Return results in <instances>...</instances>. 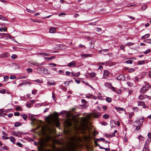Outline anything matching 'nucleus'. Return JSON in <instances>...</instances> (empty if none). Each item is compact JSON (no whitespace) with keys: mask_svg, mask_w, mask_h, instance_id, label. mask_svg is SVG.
Segmentation results:
<instances>
[{"mask_svg":"<svg viewBox=\"0 0 151 151\" xmlns=\"http://www.w3.org/2000/svg\"><path fill=\"white\" fill-rule=\"evenodd\" d=\"M34 65H36L38 66H41L44 64L43 63H38L37 62H34L32 64Z\"/></svg>","mask_w":151,"mask_h":151,"instance_id":"8","label":"nucleus"},{"mask_svg":"<svg viewBox=\"0 0 151 151\" xmlns=\"http://www.w3.org/2000/svg\"><path fill=\"white\" fill-rule=\"evenodd\" d=\"M110 89L111 90H112V91H113L115 92L116 93V90L115 88H114V87L112 86H111Z\"/></svg>","mask_w":151,"mask_h":151,"instance_id":"28","label":"nucleus"},{"mask_svg":"<svg viewBox=\"0 0 151 151\" xmlns=\"http://www.w3.org/2000/svg\"><path fill=\"white\" fill-rule=\"evenodd\" d=\"M97 139V140H98V141L100 140L101 141H104L105 140V139L103 138H100L98 139Z\"/></svg>","mask_w":151,"mask_h":151,"instance_id":"42","label":"nucleus"},{"mask_svg":"<svg viewBox=\"0 0 151 151\" xmlns=\"http://www.w3.org/2000/svg\"><path fill=\"white\" fill-rule=\"evenodd\" d=\"M115 109L117 111H125V109L124 108L115 107Z\"/></svg>","mask_w":151,"mask_h":151,"instance_id":"12","label":"nucleus"},{"mask_svg":"<svg viewBox=\"0 0 151 151\" xmlns=\"http://www.w3.org/2000/svg\"><path fill=\"white\" fill-rule=\"evenodd\" d=\"M26 106L28 108H30L32 106V105L29 102H27L26 104Z\"/></svg>","mask_w":151,"mask_h":151,"instance_id":"29","label":"nucleus"},{"mask_svg":"<svg viewBox=\"0 0 151 151\" xmlns=\"http://www.w3.org/2000/svg\"><path fill=\"white\" fill-rule=\"evenodd\" d=\"M4 56H5V57H8L9 56V54L8 53L4 52Z\"/></svg>","mask_w":151,"mask_h":151,"instance_id":"48","label":"nucleus"},{"mask_svg":"<svg viewBox=\"0 0 151 151\" xmlns=\"http://www.w3.org/2000/svg\"><path fill=\"white\" fill-rule=\"evenodd\" d=\"M145 60H139L138 62V65H141L145 64Z\"/></svg>","mask_w":151,"mask_h":151,"instance_id":"15","label":"nucleus"},{"mask_svg":"<svg viewBox=\"0 0 151 151\" xmlns=\"http://www.w3.org/2000/svg\"><path fill=\"white\" fill-rule=\"evenodd\" d=\"M109 75V72L108 70H106L104 71V77L105 78H107Z\"/></svg>","mask_w":151,"mask_h":151,"instance_id":"6","label":"nucleus"},{"mask_svg":"<svg viewBox=\"0 0 151 151\" xmlns=\"http://www.w3.org/2000/svg\"><path fill=\"white\" fill-rule=\"evenodd\" d=\"M82 82L84 83L85 84H86V85L89 86V87H91V88H92V89H94L93 88V87L91 86V85H89V84H88V82H86L85 81H82Z\"/></svg>","mask_w":151,"mask_h":151,"instance_id":"23","label":"nucleus"},{"mask_svg":"<svg viewBox=\"0 0 151 151\" xmlns=\"http://www.w3.org/2000/svg\"><path fill=\"white\" fill-rule=\"evenodd\" d=\"M134 44V43L133 42H127L125 44V45L127 46H130L133 45Z\"/></svg>","mask_w":151,"mask_h":151,"instance_id":"31","label":"nucleus"},{"mask_svg":"<svg viewBox=\"0 0 151 151\" xmlns=\"http://www.w3.org/2000/svg\"><path fill=\"white\" fill-rule=\"evenodd\" d=\"M67 124L69 126H70L72 125V124L71 122L69 121L67 122Z\"/></svg>","mask_w":151,"mask_h":151,"instance_id":"51","label":"nucleus"},{"mask_svg":"<svg viewBox=\"0 0 151 151\" xmlns=\"http://www.w3.org/2000/svg\"><path fill=\"white\" fill-rule=\"evenodd\" d=\"M102 108L104 111H106L107 109V106H102Z\"/></svg>","mask_w":151,"mask_h":151,"instance_id":"45","label":"nucleus"},{"mask_svg":"<svg viewBox=\"0 0 151 151\" xmlns=\"http://www.w3.org/2000/svg\"><path fill=\"white\" fill-rule=\"evenodd\" d=\"M35 100H31L29 102L32 105V104H34L35 102Z\"/></svg>","mask_w":151,"mask_h":151,"instance_id":"54","label":"nucleus"},{"mask_svg":"<svg viewBox=\"0 0 151 151\" xmlns=\"http://www.w3.org/2000/svg\"><path fill=\"white\" fill-rule=\"evenodd\" d=\"M147 8V6L146 5H143L142 7V8L143 10Z\"/></svg>","mask_w":151,"mask_h":151,"instance_id":"44","label":"nucleus"},{"mask_svg":"<svg viewBox=\"0 0 151 151\" xmlns=\"http://www.w3.org/2000/svg\"><path fill=\"white\" fill-rule=\"evenodd\" d=\"M127 84L130 87L132 86L133 85V84L132 83L129 82H127Z\"/></svg>","mask_w":151,"mask_h":151,"instance_id":"32","label":"nucleus"},{"mask_svg":"<svg viewBox=\"0 0 151 151\" xmlns=\"http://www.w3.org/2000/svg\"><path fill=\"white\" fill-rule=\"evenodd\" d=\"M101 115V114L98 112L96 110H94L92 113V116L96 118H98Z\"/></svg>","mask_w":151,"mask_h":151,"instance_id":"3","label":"nucleus"},{"mask_svg":"<svg viewBox=\"0 0 151 151\" xmlns=\"http://www.w3.org/2000/svg\"><path fill=\"white\" fill-rule=\"evenodd\" d=\"M27 78V76H22L19 77V79H26Z\"/></svg>","mask_w":151,"mask_h":151,"instance_id":"57","label":"nucleus"},{"mask_svg":"<svg viewBox=\"0 0 151 151\" xmlns=\"http://www.w3.org/2000/svg\"><path fill=\"white\" fill-rule=\"evenodd\" d=\"M127 60L125 61V63L127 64H132V61L130 59H128Z\"/></svg>","mask_w":151,"mask_h":151,"instance_id":"24","label":"nucleus"},{"mask_svg":"<svg viewBox=\"0 0 151 151\" xmlns=\"http://www.w3.org/2000/svg\"><path fill=\"white\" fill-rule=\"evenodd\" d=\"M134 71V69L133 68H130L129 69L128 72L129 73H132Z\"/></svg>","mask_w":151,"mask_h":151,"instance_id":"38","label":"nucleus"},{"mask_svg":"<svg viewBox=\"0 0 151 151\" xmlns=\"http://www.w3.org/2000/svg\"><path fill=\"white\" fill-rule=\"evenodd\" d=\"M54 122L55 124L56 127H58L59 126L60 123L57 119H55V120L54 121Z\"/></svg>","mask_w":151,"mask_h":151,"instance_id":"13","label":"nucleus"},{"mask_svg":"<svg viewBox=\"0 0 151 151\" xmlns=\"http://www.w3.org/2000/svg\"><path fill=\"white\" fill-rule=\"evenodd\" d=\"M150 85L149 84H146L141 88L140 89V92L142 93H145L150 88Z\"/></svg>","mask_w":151,"mask_h":151,"instance_id":"2","label":"nucleus"},{"mask_svg":"<svg viewBox=\"0 0 151 151\" xmlns=\"http://www.w3.org/2000/svg\"><path fill=\"white\" fill-rule=\"evenodd\" d=\"M2 138L3 139H9V137H5L4 136H2Z\"/></svg>","mask_w":151,"mask_h":151,"instance_id":"53","label":"nucleus"},{"mask_svg":"<svg viewBox=\"0 0 151 151\" xmlns=\"http://www.w3.org/2000/svg\"><path fill=\"white\" fill-rule=\"evenodd\" d=\"M49 65H52L54 67H55L57 66V65L56 64L53 63H50Z\"/></svg>","mask_w":151,"mask_h":151,"instance_id":"56","label":"nucleus"},{"mask_svg":"<svg viewBox=\"0 0 151 151\" xmlns=\"http://www.w3.org/2000/svg\"><path fill=\"white\" fill-rule=\"evenodd\" d=\"M73 79H75L76 82L78 84H79L80 82V81L79 80H77L76 78H73Z\"/></svg>","mask_w":151,"mask_h":151,"instance_id":"43","label":"nucleus"},{"mask_svg":"<svg viewBox=\"0 0 151 151\" xmlns=\"http://www.w3.org/2000/svg\"><path fill=\"white\" fill-rule=\"evenodd\" d=\"M24 84L26 85V81H24L22 82L19 84V85L22 86Z\"/></svg>","mask_w":151,"mask_h":151,"instance_id":"55","label":"nucleus"},{"mask_svg":"<svg viewBox=\"0 0 151 151\" xmlns=\"http://www.w3.org/2000/svg\"><path fill=\"white\" fill-rule=\"evenodd\" d=\"M148 136L150 139H151V133L149 132L148 134Z\"/></svg>","mask_w":151,"mask_h":151,"instance_id":"64","label":"nucleus"},{"mask_svg":"<svg viewBox=\"0 0 151 151\" xmlns=\"http://www.w3.org/2000/svg\"><path fill=\"white\" fill-rule=\"evenodd\" d=\"M11 134L14 136L18 137L19 135L18 134H17V132L15 131L14 132H12Z\"/></svg>","mask_w":151,"mask_h":151,"instance_id":"19","label":"nucleus"},{"mask_svg":"<svg viewBox=\"0 0 151 151\" xmlns=\"http://www.w3.org/2000/svg\"><path fill=\"white\" fill-rule=\"evenodd\" d=\"M4 81H6L9 78V77L8 76H5L4 77Z\"/></svg>","mask_w":151,"mask_h":151,"instance_id":"46","label":"nucleus"},{"mask_svg":"<svg viewBox=\"0 0 151 151\" xmlns=\"http://www.w3.org/2000/svg\"><path fill=\"white\" fill-rule=\"evenodd\" d=\"M7 30V28L6 27H4V28H0V31L2 32L3 31H6Z\"/></svg>","mask_w":151,"mask_h":151,"instance_id":"35","label":"nucleus"},{"mask_svg":"<svg viewBox=\"0 0 151 151\" xmlns=\"http://www.w3.org/2000/svg\"><path fill=\"white\" fill-rule=\"evenodd\" d=\"M3 37H6L8 39V38L11 39V35L7 34H3L2 36Z\"/></svg>","mask_w":151,"mask_h":151,"instance_id":"16","label":"nucleus"},{"mask_svg":"<svg viewBox=\"0 0 151 151\" xmlns=\"http://www.w3.org/2000/svg\"><path fill=\"white\" fill-rule=\"evenodd\" d=\"M111 124H112L111 125V127L112 128L113 127H115L116 125V123L115 122L114 120H111L110 122Z\"/></svg>","mask_w":151,"mask_h":151,"instance_id":"9","label":"nucleus"},{"mask_svg":"<svg viewBox=\"0 0 151 151\" xmlns=\"http://www.w3.org/2000/svg\"><path fill=\"white\" fill-rule=\"evenodd\" d=\"M117 79L120 81H124L125 80V76L123 75L120 74L117 77Z\"/></svg>","mask_w":151,"mask_h":151,"instance_id":"4","label":"nucleus"},{"mask_svg":"<svg viewBox=\"0 0 151 151\" xmlns=\"http://www.w3.org/2000/svg\"><path fill=\"white\" fill-rule=\"evenodd\" d=\"M9 138L10 139L11 141L13 143H14V144L15 143H14V142L15 141V139L14 137H11Z\"/></svg>","mask_w":151,"mask_h":151,"instance_id":"22","label":"nucleus"},{"mask_svg":"<svg viewBox=\"0 0 151 151\" xmlns=\"http://www.w3.org/2000/svg\"><path fill=\"white\" fill-rule=\"evenodd\" d=\"M0 19H1L4 21H6L7 20V18L4 17L3 16L0 15Z\"/></svg>","mask_w":151,"mask_h":151,"instance_id":"18","label":"nucleus"},{"mask_svg":"<svg viewBox=\"0 0 151 151\" xmlns=\"http://www.w3.org/2000/svg\"><path fill=\"white\" fill-rule=\"evenodd\" d=\"M40 54L43 55L44 56H48L49 55L48 53H40Z\"/></svg>","mask_w":151,"mask_h":151,"instance_id":"50","label":"nucleus"},{"mask_svg":"<svg viewBox=\"0 0 151 151\" xmlns=\"http://www.w3.org/2000/svg\"><path fill=\"white\" fill-rule=\"evenodd\" d=\"M83 56L84 57H87L89 56L91 57V54H83L81 55V56Z\"/></svg>","mask_w":151,"mask_h":151,"instance_id":"26","label":"nucleus"},{"mask_svg":"<svg viewBox=\"0 0 151 151\" xmlns=\"http://www.w3.org/2000/svg\"><path fill=\"white\" fill-rule=\"evenodd\" d=\"M20 115L21 116H22V117L23 118V119L24 120H26L27 119V116L26 114H21Z\"/></svg>","mask_w":151,"mask_h":151,"instance_id":"21","label":"nucleus"},{"mask_svg":"<svg viewBox=\"0 0 151 151\" xmlns=\"http://www.w3.org/2000/svg\"><path fill=\"white\" fill-rule=\"evenodd\" d=\"M138 104L139 106H145V102L143 101H139L138 102Z\"/></svg>","mask_w":151,"mask_h":151,"instance_id":"10","label":"nucleus"},{"mask_svg":"<svg viewBox=\"0 0 151 151\" xmlns=\"http://www.w3.org/2000/svg\"><path fill=\"white\" fill-rule=\"evenodd\" d=\"M47 83H48V84L49 85H50V86L55 85V84L54 82H53V83H51V82H48Z\"/></svg>","mask_w":151,"mask_h":151,"instance_id":"39","label":"nucleus"},{"mask_svg":"<svg viewBox=\"0 0 151 151\" xmlns=\"http://www.w3.org/2000/svg\"><path fill=\"white\" fill-rule=\"evenodd\" d=\"M17 57V55H16L13 54V55H12L11 56V58L13 59H14L16 58Z\"/></svg>","mask_w":151,"mask_h":151,"instance_id":"37","label":"nucleus"},{"mask_svg":"<svg viewBox=\"0 0 151 151\" xmlns=\"http://www.w3.org/2000/svg\"><path fill=\"white\" fill-rule=\"evenodd\" d=\"M105 86L109 88H110L112 86V83H106L104 84Z\"/></svg>","mask_w":151,"mask_h":151,"instance_id":"11","label":"nucleus"},{"mask_svg":"<svg viewBox=\"0 0 151 151\" xmlns=\"http://www.w3.org/2000/svg\"><path fill=\"white\" fill-rule=\"evenodd\" d=\"M151 51V50L150 49H148L147 50L145 51L144 53L145 54H147V53L150 52Z\"/></svg>","mask_w":151,"mask_h":151,"instance_id":"33","label":"nucleus"},{"mask_svg":"<svg viewBox=\"0 0 151 151\" xmlns=\"http://www.w3.org/2000/svg\"><path fill=\"white\" fill-rule=\"evenodd\" d=\"M55 58V56H52L50 57H45L44 59L46 60H52V59H54Z\"/></svg>","mask_w":151,"mask_h":151,"instance_id":"7","label":"nucleus"},{"mask_svg":"<svg viewBox=\"0 0 151 151\" xmlns=\"http://www.w3.org/2000/svg\"><path fill=\"white\" fill-rule=\"evenodd\" d=\"M71 75L73 76L78 77L80 75V73L78 72L76 73H74L72 72L71 73Z\"/></svg>","mask_w":151,"mask_h":151,"instance_id":"14","label":"nucleus"},{"mask_svg":"<svg viewBox=\"0 0 151 151\" xmlns=\"http://www.w3.org/2000/svg\"><path fill=\"white\" fill-rule=\"evenodd\" d=\"M35 82H37V83H42V80H40L39 79H37L35 81Z\"/></svg>","mask_w":151,"mask_h":151,"instance_id":"52","label":"nucleus"},{"mask_svg":"<svg viewBox=\"0 0 151 151\" xmlns=\"http://www.w3.org/2000/svg\"><path fill=\"white\" fill-rule=\"evenodd\" d=\"M101 124L104 126H106L107 124V123L106 122H103L101 123Z\"/></svg>","mask_w":151,"mask_h":151,"instance_id":"61","label":"nucleus"},{"mask_svg":"<svg viewBox=\"0 0 151 151\" xmlns=\"http://www.w3.org/2000/svg\"><path fill=\"white\" fill-rule=\"evenodd\" d=\"M17 78V77L15 76H11L10 77V78L11 79H16Z\"/></svg>","mask_w":151,"mask_h":151,"instance_id":"36","label":"nucleus"},{"mask_svg":"<svg viewBox=\"0 0 151 151\" xmlns=\"http://www.w3.org/2000/svg\"><path fill=\"white\" fill-rule=\"evenodd\" d=\"M145 38H148L149 37L150 35L149 34H145L144 35Z\"/></svg>","mask_w":151,"mask_h":151,"instance_id":"59","label":"nucleus"},{"mask_svg":"<svg viewBox=\"0 0 151 151\" xmlns=\"http://www.w3.org/2000/svg\"><path fill=\"white\" fill-rule=\"evenodd\" d=\"M27 71L28 73H30L32 72V68H28L27 69Z\"/></svg>","mask_w":151,"mask_h":151,"instance_id":"34","label":"nucleus"},{"mask_svg":"<svg viewBox=\"0 0 151 151\" xmlns=\"http://www.w3.org/2000/svg\"><path fill=\"white\" fill-rule=\"evenodd\" d=\"M90 75L92 77H94L95 76V74L94 72L91 73H90Z\"/></svg>","mask_w":151,"mask_h":151,"instance_id":"40","label":"nucleus"},{"mask_svg":"<svg viewBox=\"0 0 151 151\" xmlns=\"http://www.w3.org/2000/svg\"><path fill=\"white\" fill-rule=\"evenodd\" d=\"M26 10L27 11L29 12V13H32V12H34L32 11V10H30L29 9H27V8L26 9Z\"/></svg>","mask_w":151,"mask_h":151,"instance_id":"47","label":"nucleus"},{"mask_svg":"<svg viewBox=\"0 0 151 151\" xmlns=\"http://www.w3.org/2000/svg\"><path fill=\"white\" fill-rule=\"evenodd\" d=\"M144 119H140L138 121H136L133 122V126L135 127V130L136 131L139 130L143 124Z\"/></svg>","mask_w":151,"mask_h":151,"instance_id":"1","label":"nucleus"},{"mask_svg":"<svg viewBox=\"0 0 151 151\" xmlns=\"http://www.w3.org/2000/svg\"><path fill=\"white\" fill-rule=\"evenodd\" d=\"M18 126H19V122H16L14 124V127H17Z\"/></svg>","mask_w":151,"mask_h":151,"instance_id":"49","label":"nucleus"},{"mask_svg":"<svg viewBox=\"0 0 151 151\" xmlns=\"http://www.w3.org/2000/svg\"><path fill=\"white\" fill-rule=\"evenodd\" d=\"M138 138L140 140H143L144 139V138L141 135H139Z\"/></svg>","mask_w":151,"mask_h":151,"instance_id":"27","label":"nucleus"},{"mask_svg":"<svg viewBox=\"0 0 151 151\" xmlns=\"http://www.w3.org/2000/svg\"><path fill=\"white\" fill-rule=\"evenodd\" d=\"M6 90L4 89H2L1 90H0V93H2L4 94L5 93V91Z\"/></svg>","mask_w":151,"mask_h":151,"instance_id":"41","label":"nucleus"},{"mask_svg":"<svg viewBox=\"0 0 151 151\" xmlns=\"http://www.w3.org/2000/svg\"><path fill=\"white\" fill-rule=\"evenodd\" d=\"M150 151L149 150V149H147V148H146L145 147V146L143 148V150L142 151Z\"/></svg>","mask_w":151,"mask_h":151,"instance_id":"62","label":"nucleus"},{"mask_svg":"<svg viewBox=\"0 0 151 151\" xmlns=\"http://www.w3.org/2000/svg\"><path fill=\"white\" fill-rule=\"evenodd\" d=\"M13 116V114L12 113H10L8 114V116L9 117H11Z\"/></svg>","mask_w":151,"mask_h":151,"instance_id":"63","label":"nucleus"},{"mask_svg":"<svg viewBox=\"0 0 151 151\" xmlns=\"http://www.w3.org/2000/svg\"><path fill=\"white\" fill-rule=\"evenodd\" d=\"M106 100L108 102L110 103L111 101V98L110 97H106Z\"/></svg>","mask_w":151,"mask_h":151,"instance_id":"25","label":"nucleus"},{"mask_svg":"<svg viewBox=\"0 0 151 151\" xmlns=\"http://www.w3.org/2000/svg\"><path fill=\"white\" fill-rule=\"evenodd\" d=\"M55 31V29L54 27H52L50 29L49 32L51 33H53Z\"/></svg>","mask_w":151,"mask_h":151,"instance_id":"17","label":"nucleus"},{"mask_svg":"<svg viewBox=\"0 0 151 151\" xmlns=\"http://www.w3.org/2000/svg\"><path fill=\"white\" fill-rule=\"evenodd\" d=\"M145 98V97L143 95H141L139 96L138 99L140 100H143Z\"/></svg>","mask_w":151,"mask_h":151,"instance_id":"30","label":"nucleus"},{"mask_svg":"<svg viewBox=\"0 0 151 151\" xmlns=\"http://www.w3.org/2000/svg\"><path fill=\"white\" fill-rule=\"evenodd\" d=\"M76 62L73 61L68 63V66L70 67H74L76 66Z\"/></svg>","mask_w":151,"mask_h":151,"instance_id":"5","label":"nucleus"},{"mask_svg":"<svg viewBox=\"0 0 151 151\" xmlns=\"http://www.w3.org/2000/svg\"><path fill=\"white\" fill-rule=\"evenodd\" d=\"M103 117L104 119H107L109 117V115L108 114H105L103 116Z\"/></svg>","mask_w":151,"mask_h":151,"instance_id":"20","label":"nucleus"},{"mask_svg":"<svg viewBox=\"0 0 151 151\" xmlns=\"http://www.w3.org/2000/svg\"><path fill=\"white\" fill-rule=\"evenodd\" d=\"M37 91V90H33V91H32V94H33L34 95L36 93Z\"/></svg>","mask_w":151,"mask_h":151,"instance_id":"60","label":"nucleus"},{"mask_svg":"<svg viewBox=\"0 0 151 151\" xmlns=\"http://www.w3.org/2000/svg\"><path fill=\"white\" fill-rule=\"evenodd\" d=\"M3 149L4 150H8L9 149V148L7 146H3Z\"/></svg>","mask_w":151,"mask_h":151,"instance_id":"58","label":"nucleus"}]
</instances>
